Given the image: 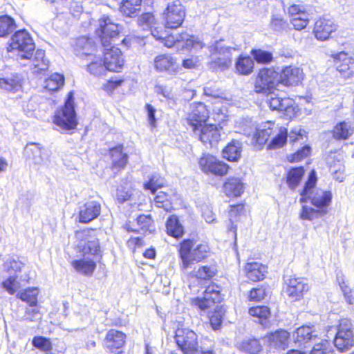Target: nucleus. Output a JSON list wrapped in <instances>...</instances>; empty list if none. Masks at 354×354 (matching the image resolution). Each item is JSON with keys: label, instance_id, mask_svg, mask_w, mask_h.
Returning a JSON list of instances; mask_svg holds the SVG:
<instances>
[{"label": "nucleus", "instance_id": "nucleus-1", "mask_svg": "<svg viewBox=\"0 0 354 354\" xmlns=\"http://www.w3.org/2000/svg\"><path fill=\"white\" fill-rule=\"evenodd\" d=\"M35 45L30 34L26 30L16 31L10 39L7 49L8 52L17 51L21 60H27L28 65L35 74H41L48 68V61L45 59V51L38 49L33 54Z\"/></svg>", "mask_w": 354, "mask_h": 354}, {"label": "nucleus", "instance_id": "nucleus-2", "mask_svg": "<svg viewBox=\"0 0 354 354\" xmlns=\"http://www.w3.org/2000/svg\"><path fill=\"white\" fill-rule=\"evenodd\" d=\"M207 48L209 53L208 66L215 72L227 70L232 63V52L237 50L235 47L226 45L223 39L216 40Z\"/></svg>", "mask_w": 354, "mask_h": 354}, {"label": "nucleus", "instance_id": "nucleus-3", "mask_svg": "<svg viewBox=\"0 0 354 354\" xmlns=\"http://www.w3.org/2000/svg\"><path fill=\"white\" fill-rule=\"evenodd\" d=\"M316 182V172L312 170L301 193V197L299 201L301 203H304L309 200L311 204L317 208L327 209L332 200V194L330 191L315 188Z\"/></svg>", "mask_w": 354, "mask_h": 354}, {"label": "nucleus", "instance_id": "nucleus-4", "mask_svg": "<svg viewBox=\"0 0 354 354\" xmlns=\"http://www.w3.org/2000/svg\"><path fill=\"white\" fill-rule=\"evenodd\" d=\"M209 252V248L205 243H197L189 239L183 241L179 250L181 270L186 272L192 267L194 262H199L206 258Z\"/></svg>", "mask_w": 354, "mask_h": 354}, {"label": "nucleus", "instance_id": "nucleus-5", "mask_svg": "<svg viewBox=\"0 0 354 354\" xmlns=\"http://www.w3.org/2000/svg\"><path fill=\"white\" fill-rule=\"evenodd\" d=\"M77 45L82 48V54L86 55V60L89 62L87 65V71L94 76L104 75L108 69L105 66L104 61L102 64L100 57L91 53L93 46L91 39L80 37L77 39Z\"/></svg>", "mask_w": 354, "mask_h": 354}, {"label": "nucleus", "instance_id": "nucleus-6", "mask_svg": "<svg viewBox=\"0 0 354 354\" xmlns=\"http://www.w3.org/2000/svg\"><path fill=\"white\" fill-rule=\"evenodd\" d=\"M54 122L63 130H71L76 127L77 122L73 106L72 93L68 94L64 106L56 113Z\"/></svg>", "mask_w": 354, "mask_h": 354}, {"label": "nucleus", "instance_id": "nucleus-7", "mask_svg": "<svg viewBox=\"0 0 354 354\" xmlns=\"http://www.w3.org/2000/svg\"><path fill=\"white\" fill-rule=\"evenodd\" d=\"M334 344L340 352H345L354 346L352 325L349 319H342L339 321L334 338Z\"/></svg>", "mask_w": 354, "mask_h": 354}, {"label": "nucleus", "instance_id": "nucleus-8", "mask_svg": "<svg viewBox=\"0 0 354 354\" xmlns=\"http://www.w3.org/2000/svg\"><path fill=\"white\" fill-rule=\"evenodd\" d=\"M176 342L184 354H197L198 352V335L189 328H178L175 335Z\"/></svg>", "mask_w": 354, "mask_h": 354}, {"label": "nucleus", "instance_id": "nucleus-9", "mask_svg": "<svg viewBox=\"0 0 354 354\" xmlns=\"http://www.w3.org/2000/svg\"><path fill=\"white\" fill-rule=\"evenodd\" d=\"M165 21V28H177L180 27L185 17V10L180 0L169 2L162 14Z\"/></svg>", "mask_w": 354, "mask_h": 354}, {"label": "nucleus", "instance_id": "nucleus-10", "mask_svg": "<svg viewBox=\"0 0 354 354\" xmlns=\"http://www.w3.org/2000/svg\"><path fill=\"white\" fill-rule=\"evenodd\" d=\"M119 26L109 17L99 20V28L95 30L104 48H109L115 41L120 33Z\"/></svg>", "mask_w": 354, "mask_h": 354}, {"label": "nucleus", "instance_id": "nucleus-11", "mask_svg": "<svg viewBox=\"0 0 354 354\" xmlns=\"http://www.w3.org/2000/svg\"><path fill=\"white\" fill-rule=\"evenodd\" d=\"M278 76V73L272 68L261 69L255 82L254 91L264 94L275 90L274 86H279Z\"/></svg>", "mask_w": 354, "mask_h": 354}, {"label": "nucleus", "instance_id": "nucleus-12", "mask_svg": "<svg viewBox=\"0 0 354 354\" xmlns=\"http://www.w3.org/2000/svg\"><path fill=\"white\" fill-rule=\"evenodd\" d=\"M209 118V111L205 104L198 102L192 104L191 111L187 114V121L188 124L195 132L204 124Z\"/></svg>", "mask_w": 354, "mask_h": 354}, {"label": "nucleus", "instance_id": "nucleus-13", "mask_svg": "<svg viewBox=\"0 0 354 354\" xmlns=\"http://www.w3.org/2000/svg\"><path fill=\"white\" fill-rule=\"evenodd\" d=\"M198 164L204 173L221 176L225 175L229 168L227 165L209 153L203 154L199 159Z\"/></svg>", "mask_w": 354, "mask_h": 354}, {"label": "nucleus", "instance_id": "nucleus-14", "mask_svg": "<svg viewBox=\"0 0 354 354\" xmlns=\"http://www.w3.org/2000/svg\"><path fill=\"white\" fill-rule=\"evenodd\" d=\"M266 102L272 110L284 112V113L291 117L295 114V107L294 102L289 97H281L274 93V90L268 92Z\"/></svg>", "mask_w": 354, "mask_h": 354}, {"label": "nucleus", "instance_id": "nucleus-15", "mask_svg": "<svg viewBox=\"0 0 354 354\" xmlns=\"http://www.w3.org/2000/svg\"><path fill=\"white\" fill-rule=\"evenodd\" d=\"M221 127L216 124H206L194 132V135L206 146L216 145L221 138Z\"/></svg>", "mask_w": 354, "mask_h": 354}, {"label": "nucleus", "instance_id": "nucleus-16", "mask_svg": "<svg viewBox=\"0 0 354 354\" xmlns=\"http://www.w3.org/2000/svg\"><path fill=\"white\" fill-rule=\"evenodd\" d=\"M104 61L109 71L119 72L124 65L121 50L115 46L104 48Z\"/></svg>", "mask_w": 354, "mask_h": 354}, {"label": "nucleus", "instance_id": "nucleus-17", "mask_svg": "<svg viewBox=\"0 0 354 354\" xmlns=\"http://www.w3.org/2000/svg\"><path fill=\"white\" fill-rule=\"evenodd\" d=\"M25 153L35 165H41L48 161L50 151L41 144L36 142L28 143L25 147Z\"/></svg>", "mask_w": 354, "mask_h": 354}, {"label": "nucleus", "instance_id": "nucleus-18", "mask_svg": "<svg viewBox=\"0 0 354 354\" xmlns=\"http://www.w3.org/2000/svg\"><path fill=\"white\" fill-rule=\"evenodd\" d=\"M303 79L302 70L298 67L290 66L281 71L279 77V83L286 86H295L298 85Z\"/></svg>", "mask_w": 354, "mask_h": 354}, {"label": "nucleus", "instance_id": "nucleus-19", "mask_svg": "<svg viewBox=\"0 0 354 354\" xmlns=\"http://www.w3.org/2000/svg\"><path fill=\"white\" fill-rule=\"evenodd\" d=\"M286 292L289 297L299 300L309 290V285L304 278H290L287 282Z\"/></svg>", "mask_w": 354, "mask_h": 354}, {"label": "nucleus", "instance_id": "nucleus-20", "mask_svg": "<svg viewBox=\"0 0 354 354\" xmlns=\"http://www.w3.org/2000/svg\"><path fill=\"white\" fill-rule=\"evenodd\" d=\"M126 335L119 330L111 329L106 335L104 348L111 353H120L125 344Z\"/></svg>", "mask_w": 354, "mask_h": 354}, {"label": "nucleus", "instance_id": "nucleus-21", "mask_svg": "<svg viewBox=\"0 0 354 354\" xmlns=\"http://www.w3.org/2000/svg\"><path fill=\"white\" fill-rule=\"evenodd\" d=\"M101 205L95 201H88L79 207V221L88 223L100 214Z\"/></svg>", "mask_w": 354, "mask_h": 354}, {"label": "nucleus", "instance_id": "nucleus-22", "mask_svg": "<svg viewBox=\"0 0 354 354\" xmlns=\"http://www.w3.org/2000/svg\"><path fill=\"white\" fill-rule=\"evenodd\" d=\"M337 59L338 61L336 62V68L339 77L344 80H353L354 78L353 59L343 52L337 55Z\"/></svg>", "mask_w": 354, "mask_h": 354}, {"label": "nucleus", "instance_id": "nucleus-23", "mask_svg": "<svg viewBox=\"0 0 354 354\" xmlns=\"http://www.w3.org/2000/svg\"><path fill=\"white\" fill-rule=\"evenodd\" d=\"M88 237L86 242L82 245V251L84 256L90 255L100 259L102 257V251L100 250L99 240L95 236L94 230H84L83 232Z\"/></svg>", "mask_w": 354, "mask_h": 354}, {"label": "nucleus", "instance_id": "nucleus-24", "mask_svg": "<svg viewBox=\"0 0 354 354\" xmlns=\"http://www.w3.org/2000/svg\"><path fill=\"white\" fill-rule=\"evenodd\" d=\"M335 30L336 25L332 19L322 17L315 22L313 32L317 39L325 41Z\"/></svg>", "mask_w": 354, "mask_h": 354}, {"label": "nucleus", "instance_id": "nucleus-25", "mask_svg": "<svg viewBox=\"0 0 354 354\" xmlns=\"http://www.w3.org/2000/svg\"><path fill=\"white\" fill-rule=\"evenodd\" d=\"M154 68L158 72H168L176 73L178 69L176 61L170 55H160L154 59Z\"/></svg>", "mask_w": 354, "mask_h": 354}, {"label": "nucleus", "instance_id": "nucleus-26", "mask_svg": "<svg viewBox=\"0 0 354 354\" xmlns=\"http://www.w3.org/2000/svg\"><path fill=\"white\" fill-rule=\"evenodd\" d=\"M289 333L286 330H277L265 337V342L269 344L270 348L284 350L288 346Z\"/></svg>", "mask_w": 354, "mask_h": 354}, {"label": "nucleus", "instance_id": "nucleus-27", "mask_svg": "<svg viewBox=\"0 0 354 354\" xmlns=\"http://www.w3.org/2000/svg\"><path fill=\"white\" fill-rule=\"evenodd\" d=\"M151 35L157 40L161 41L168 48L172 46L180 47L179 35H168L166 30L161 26H160V30H158V28L151 30Z\"/></svg>", "mask_w": 354, "mask_h": 354}, {"label": "nucleus", "instance_id": "nucleus-28", "mask_svg": "<svg viewBox=\"0 0 354 354\" xmlns=\"http://www.w3.org/2000/svg\"><path fill=\"white\" fill-rule=\"evenodd\" d=\"M247 277L253 281L263 280L267 272V268L259 262H248L245 266Z\"/></svg>", "mask_w": 354, "mask_h": 354}, {"label": "nucleus", "instance_id": "nucleus-29", "mask_svg": "<svg viewBox=\"0 0 354 354\" xmlns=\"http://www.w3.org/2000/svg\"><path fill=\"white\" fill-rule=\"evenodd\" d=\"M109 153L112 160V169L117 171L124 169L128 161V156L123 152V146L113 147Z\"/></svg>", "mask_w": 354, "mask_h": 354}, {"label": "nucleus", "instance_id": "nucleus-30", "mask_svg": "<svg viewBox=\"0 0 354 354\" xmlns=\"http://www.w3.org/2000/svg\"><path fill=\"white\" fill-rule=\"evenodd\" d=\"M180 47L185 50H198L202 49L205 44L198 37L189 35L186 32L179 35Z\"/></svg>", "mask_w": 354, "mask_h": 354}, {"label": "nucleus", "instance_id": "nucleus-31", "mask_svg": "<svg viewBox=\"0 0 354 354\" xmlns=\"http://www.w3.org/2000/svg\"><path fill=\"white\" fill-rule=\"evenodd\" d=\"M224 192L229 197H238L243 192V184L237 178H229L224 184Z\"/></svg>", "mask_w": 354, "mask_h": 354}, {"label": "nucleus", "instance_id": "nucleus-32", "mask_svg": "<svg viewBox=\"0 0 354 354\" xmlns=\"http://www.w3.org/2000/svg\"><path fill=\"white\" fill-rule=\"evenodd\" d=\"M72 266L74 269L84 275H91L96 268V264L93 259H83L75 260L71 262Z\"/></svg>", "mask_w": 354, "mask_h": 354}, {"label": "nucleus", "instance_id": "nucleus-33", "mask_svg": "<svg viewBox=\"0 0 354 354\" xmlns=\"http://www.w3.org/2000/svg\"><path fill=\"white\" fill-rule=\"evenodd\" d=\"M296 342H308V341H315L318 335L315 334V331L308 326H304L297 329L294 334Z\"/></svg>", "mask_w": 354, "mask_h": 354}, {"label": "nucleus", "instance_id": "nucleus-34", "mask_svg": "<svg viewBox=\"0 0 354 354\" xmlns=\"http://www.w3.org/2000/svg\"><path fill=\"white\" fill-rule=\"evenodd\" d=\"M24 263L13 258L8 259L3 264L1 275H17L21 272Z\"/></svg>", "mask_w": 354, "mask_h": 354}, {"label": "nucleus", "instance_id": "nucleus-35", "mask_svg": "<svg viewBox=\"0 0 354 354\" xmlns=\"http://www.w3.org/2000/svg\"><path fill=\"white\" fill-rule=\"evenodd\" d=\"M64 81L63 75L55 73L45 80L44 86L50 92H55L63 87Z\"/></svg>", "mask_w": 354, "mask_h": 354}, {"label": "nucleus", "instance_id": "nucleus-36", "mask_svg": "<svg viewBox=\"0 0 354 354\" xmlns=\"http://www.w3.org/2000/svg\"><path fill=\"white\" fill-rule=\"evenodd\" d=\"M17 275H0V286L8 294L14 295L20 287V283L17 281Z\"/></svg>", "mask_w": 354, "mask_h": 354}, {"label": "nucleus", "instance_id": "nucleus-37", "mask_svg": "<svg viewBox=\"0 0 354 354\" xmlns=\"http://www.w3.org/2000/svg\"><path fill=\"white\" fill-rule=\"evenodd\" d=\"M254 61L249 56H240L236 61L235 68L238 73L248 75L253 71Z\"/></svg>", "mask_w": 354, "mask_h": 354}, {"label": "nucleus", "instance_id": "nucleus-38", "mask_svg": "<svg viewBox=\"0 0 354 354\" xmlns=\"http://www.w3.org/2000/svg\"><path fill=\"white\" fill-rule=\"evenodd\" d=\"M241 153V143L238 140H232L223 150V157L230 161L237 160Z\"/></svg>", "mask_w": 354, "mask_h": 354}, {"label": "nucleus", "instance_id": "nucleus-39", "mask_svg": "<svg viewBox=\"0 0 354 354\" xmlns=\"http://www.w3.org/2000/svg\"><path fill=\"white\" fill-rule=\"evenodd\" d=\"M240 350L250 354H259L262 350L259 340L256 338L244 339L239 345Z\"/></svg>", "mask_w": 354, "mask_h": 354}, {"label": "nucleus", "instance_id": "nucleus-40", "mask_svg": "<svg viewBox=\"0 0 354 354\" xmlns=\"http://www.w3.org/2000/svg\"><path fill=\"white\" fill-rule=\"evenodd\" d=\"M328 210L326 209H314L308 205H303L299 217L302 220L313 221L326 214Z\"/></svg>", "mask_w": 354, "mask_h": 354}, {"label": "nucleus", "instance_id": "nucleus-41", "mask_svg": "<svg viewBox=\"0 0 354 354\" xmlns=\"http://www.w3.org/2000/svg\"><path fill=\"white\" fill-rule=\"evenodd\" d=\"M142 0H124L120 7L121 12L127 17L136 15L140 10Z\"/></svg>", "mask_w": 354, "mask_h": 354}, {"label": "nucleus", "instance_id": "nucleus-42", "mask_svg": "<svg viewBox=\"0 0 354 354\" xmlns=\"http://www.w3.org/2000/svg\"><path fill=\"white\" fill-rule=\"evenodd\" d=\"M0 87L8 91L17 92L21 87V79L17 75L0 78Z\"/></svg>", "mask_w": 354, "mask_h": 354}, {"label": "nucleus", "instance_id": "nucleus-43", "mask_svg": "<svg viewBox=\"0 0 354 354\" xmlns=\"http://www.w3.org/2000/svg\"><path fill=\"white\" fill-rule=\"evenodd\" d=\"M167 232L169 235L178 238L183 234V227L176 216H170L166 223Z\"/></svg>", "mask_w": 354, "mask_h": 354}, {"label": "nucleus", "instance_id": "nucleus-44", "mask_svg": "<svg viewBox=\"0 0 354 354\" xmlns=\"http://www.w3.org/2000/svg\"><path fill=\"white\" fill-rule=\"evenodd\" d=\"M39 290L37 288H28L24 291L19 292L17 297L23 301L29 304L30 307H35L37 304Z\"/></svg>", "mask_w": 354, "mask_h": 354}, {"label": "nucleus", "instance_id": "nucleus-45", "mask_svg": "<svg viewBox=\"0 0 354 354\" xmlns=\"http://www.w3.org/2000/svg\"><path fill=\"white\" fill-rule=\"evenodd\" d=\"M249 314L259 319V322L264 326L268 324V319L270 317V309L265 306H258L249 309Z\"/></svg>", "mask_w": 354, "mask_h": 354}, {"label": "nucleus", "instance_id": "nucleus-46", "mask_svg": "<svg viewBox=\"0 0 354 354\" xmlns=\"http://www.w3.org/2000/svg\"><path fill=\"white\" fill-rule=\"evenodd\" d=\"M354 132L353 127L346 122H342L337 124L333 130V136L336 139H347Z\"/></svg>", "mask_w": 354, "mask_h": 354}, {"label": "nucleus", "instance_id": "nucleus-47", "mask_svg": "<svg viewBox=\"0 0 354 354\" xmlns=\"http://www.w3.org/2000/svg\"><path fill=\"white\" fill-rule=\"evenodd\" d=\"M16 28L15 20L8 16L0 17V37H6L12 33Z\"/></svg>", "mask_w": 354, "mask_h": 354}, {"label": "nucleus", "instance_id": "nucleus-48", "mask_svg": "<svg viewBox=\"0 0 354 354\" xmlns=\"http://www.w3.org/2000/svg\"><path fill=\"white\" fill-rule=\"evenodd\" d=\"M154 202L158 207L168 212L171 209V195L165 192H159L155 197Z\"/></svg>", "mask_w": 354, "mask_h": 354}, {"label": "nucleus", "instance_id": "nucleus-49", "mask_svg": "<svg viewBox=\"0 0 354 354\" xmlns=\"http://www.w3.org/2000/svg\"><path fill=\"white\" fill-rule=\"evenodd\" d=\"M138 24L142 29L150 30L151 32V30H154L156 28L154 27V25L156 24V19L153 15L151 12L144 13L138 17ZM158 28L159 30L160 27Z\"/></svg>", "mask_w": 354, "mask_h": 354}, {"label": "nucleus", "instance_id": "nucleus-50", "mask_svg": "<svg viewBox=\"0 0 354 354\" xmlns=\"http://www.w3.org/2000/svg\"><path fill=\"white\" fill-rule=\"evenodd\" d=\"M204 295L208 301L207 302H212L214 305L220 303L222 300L220 288L216 284L208 286L204 292Z\"/></svg>", "mask_w": 354, "mask_h": 354}, {"label": "nucleus", "instance_id": "nucleus-51", "mask_svg": "<svg viewBox=\"0 0 354 354\" xmlns=\"http://www.w3.org/2000/svg\"><path fill=\"white\" fill-rule=\"evenodd\" d=\"M304 174V170L301 167L292 168L289 171L287 176V183L291 189H295L298 185Z\"/></svg>", "mask_w": 354, "mask_h": 354}, {"label": "nucleus", "instance_id": "nucleus-52", "mask_svg": "<svg viewBox=\"0 0 354 354\" xmlns=\"http://www.w3.org/2000/svg\"><path fill=\"white\" fill-rule=\"evenodd\" d=\"M287 129L281 128L279 133L271 140L268 145L269 149H276L283 147L287 141Z\"/></svg>", "mask_w": 354, "mask_h": 354}, {"label": "nucleus", "instance_id": "nucleus-53", "mask_svg": "<svg viewBox=\"0 0 354 354\" xmlns=\"http://www.w3.org/2000/svg\"><path fill=\"white\" fill-rule=\"evenodd\" d=\"M251 55L253 56L254 59L259 64H268L272 59V55L268 51L261 49H253L251 50Z\"/></svg>", "mask_w": 354, "mask_h": 354}, {"label": "nucleus", "instance_id": "nucleus-54", "mask_svg": "<svg viewBox=\"0 0 354 354\" xmlns=\"http://www.w3.org/2000/svg\"><path fill=\"white\" fill-rule=\"evenodd\" d=\"M164 184V180L160 176L154 174L151 176L149 180L144 184L145 189H149L152 194H155L156 189L159 187H162Z\"/></svg>", "mask_w": 354, "mask_h": 354}, {"label": "nucleus", "instance_id": "nucleus-55", "mask_svg": "<svg viewBox=\"0 0 354 354\" xmlns=\"http://www.w3.org/2000/svg\"><path fill=\"white\" fill-rule=\"evenodd\" d=\"M310 354H334L329 342L322 339L321 342L315 344Z\"/></svg>", "mask_w": 354, "mask_h": 354}, {"label": "nucleus", "instance_id": "nucleus-56", "mask_svg": "<svg viewBox=\"0 0 354 354\" xmlns=\"http://www.w3.org/2000/svg\"><path fill=\"white\" fill-rule=\"evenodd\" d=\"M136 221L140 230L144 233L147 232H151L153 221L150 215H140Z\"/></svg>", "mask_w": 354, "mask_h": 354}, {"label": "nucleus", "instance_id": "nucleus-57", "mask_svg": "<svg viewBox=\"0 0 354 354\" xmlns=\"http://www.w3.org/2000/svg\"><path fill=\"white\" fill-rule=\"evenodd\" d=\"M272 129L270 126L267 129L257 130L254 137L256 143L258 144L259 147L263 146L268 141L272 134Z\"/></svg>", "mask_w": 354, "mask_h": 354}, {"label": "nucleus", "instance_id": "nucleus-58", "mask_svg": "<svg viewBox=\"0 0 354 354\" xmlns=\"http://www.w3.org/2000/svg\"><path fill=\"white\" fill-rule=\"evenodd\" d=\"M32 343L35 347L43 351H50L52 349L50 339L41 336L35 337Z\"/></svg>", "mask_w": 354, "mask_h": 354}, {"label": "nucleus", "instance_id": "nucleus-59", "mask_svg": "<svg viewBox=\"0 0 354 354\" xmlns=\"http://www.w3.org/2000/svg\"><path fill=\"white\" fill-rule=\"evenodd\" d=\"M133 194V191L131 189V185H128L124 187L121 185L117 189L116 197L117 200L120 203H123L126 201L129 200Z\"/></svg>", "mask_w": 354, "mask_h": 354}, {"label": "nucleus", "instance_id": "nucleus-60", "mask_svg": "<svg viewBox=\"0 0 354 354\" xmlns=\"http://www.w3.org/2000/svg\"><path fill=\"white\" fill-rule=\"evenodd\" d=\"M290 23L297 30L304 29L309 23L308 14L291 18Z\"/></svg>", "mask_w": 354, "mask_h": 354}, {"label": "nucleus", "instance_id": "nucleus-61", "mask_svg": "<svg viewBox=\"0 0 354 354\" xmlns=\"http://www.w3.org/2000/svg\"><path fill=\"white\" fill-rule=\"evenodd\" d=\"M41 319V315L37 308H27L21 320L28 322H39Z\"/></svg>", "mask_w": 354, "mask_h": 354}, {"label": "nucleus", "instance_id": "nucleus-62", "mask_svg": "<svg viewBox=\"0 0 354 354\" xmlns=\"http://www.w3.org/2000/svg\"><path fill=\"white\" fill-rule=\"evenodd\" d=\"M214 275V271L208 266H202L196 271L195 276L201 279H207Z\"/></svg>", "mask_w": 354, "mask_h": 354}, {"label": "nucleus", "instance_id": "nucleus-63", "mask_svg": "<svg viewBox=\"0 0 354 354\" xmlns=\"http://www.w3.org/2000/svg\"><path fill=\"white\" fill-rule=\"evenodd\" d=\"M288 14L291 18L295 17H299L301 15H305L308 14L306 8L302 5L292 4L288 8Z\"/></svg>", "mask_w": 354, "mask_h": 354}, {"label": "nucleus", "instance_id": "nucleus-64", "mask_svg": "<svg viewBox=\"0 0 354 354\" xmlns=\"http://www.w3.org/2000/svg\"><path fill=\"white\" fill-rule=\"evenodd\" d=\"M204 95L214 99L223 100L225 98L224 93L221 90L211 86L204 88Z\"/></svg>", "mask_w": 354, "mask_h": 354}]
</instances>
